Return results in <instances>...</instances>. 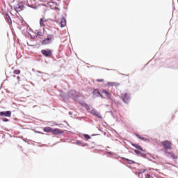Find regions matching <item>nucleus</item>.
Instances as JSON below:
<instances>
[{
  "label": "nucleus",
  "instance_id": "f257e3e1",
  "mask_svg": "<svg viewBox=\"0 0 178 178\" xmlns=\"http://www.w3.org/2000/svg\"><path fill=\"white\" fill-rule=\"evenodd\" d=\"M161 145L163 147V151H164V154H168L169 152L168 149H172L173 144L169 140H164L161 142Z\"/></svg>",
  "mask_w": 178,
  "mask_h": 178
},
{
  "label": "nucleus",
  "instance_id": "f03ea898",
  "mask_svg": "<svg viewBox=\"0 0 178 178\" xmlns=\"http://www.w3.org/2000/svg\"><path fill=\"white\" fill-rule=\"evenodd\" d=\"M41 54L43 55V56H45V58H51V56H52V50L49 49H42Z\"/></svg>",
  "mask_w": 178,
  "mask_h": 178
},
{
  "label": "nucleus",
  "instance_id": "7ed1b4c3",
  "mask_svg": "<svg viewBox=\"0 0 178 178\" xmlns=\"http://www.w3.org/2000/svg\"><path fill=\"white\" fill-rule=\"evenodd\" d=\"M53 40L54 36L52 35H48L47 38L42 42V45H48V44H51V42H52Z\"/></svg>",
  "mask_w": 178,
  "mask_h": 178
},
{
  "label": "nucleus",
  "instance_id": "20e7f679",
  "mask_svg": "<svg viewBox=\"0 0 178 178\" xmlns=\"http://www.w3.org/2000/svg\"><path fill=\"white\" fill-rule=\"evenodd\" d=\"M24 8V6H23V3L18 2L17 4L14 6V9L17 13L22 12L23 9Z\"/></svg>",
  "mask_w": 178,
  "mask_h": 178
},
{
  "label": "nucleus",
  "instance_id": "39448f33",
  "mask_svg": "<svg viewBox=\"0 0 178 178\" xmlns=\"http://www.w3.org/2000/svg\"><path fill=\"white\" fill-rule=\"evenodd\" d=\"M121 98L125 104H129V101H130V96L127 93H122L121 95Z\"/></svg>",
  "mask_w": 178,
  "mask_h": 178
},
{
  "label": "nucleus",
  "instance_id": "423d86ee",
  "mask_svg": "<svg viewBox=\"0 0 178 178\" xmlns=\"http://www.w3.org/2000/svg\"><path fill=\"white\" fill-rule=\"evenodd\" d=\"M91 115H93V116H97L99 119H102V115L95 109H92L90 111Z\"/></svg>",
  "mask_w": 178,
  "mask_h": 178
},
{
  "label": "nucleus",
  "instance_id": "0eeeda50",
  "mask_svg": "<svg viewBox=\"0 0 178 178\" xmlns=\"http://www.w3.org/2000/svg\"><path fill=\"white\" fill-rule=\"evenodd\" d=\"M0 116H6V118H10L12 116V112L11 111H1L0 112Z\"/></svg>",
  "mask_w": 178,
  "mask_h": 178
},
{
  "label": "nucleus",
  "instance_id": "6e6552de",
  "mask_svg": "<svg viewBox=\"0 0 178 178\" xmlns=\"http://www.w3.org/2000/svg\"><path fill=\"white\" fill-rule=\"evenodd\" d=\"M107 87H119L120 83L118 82H108L106 85Z\"/></svg>",
  "mask_w": 178,
  "mask_h": 178
},
{
  "label": "nucleus",
  "instance_id": "1a4fd4ad",
  "mask_svg": "<svg viewBox=\"0 0 178 178\" xmlns=\"http://www.w3.org/2000/svg\"><path fill=\"white\" fill-rule=\"evenodd\" d=\"M63 133V131L59 129H51V134L58 135V134H62Z\"/></svg>",
  "mask_w": 178,
  "mask_h": 178
},
{
  "label": "nucleus",
  "instance_id": "9d476101",
  "mask_svg": "<svg viewBox=\"0 0 178 178\" xmlns=\"http://www.w3.org/2000/svg\"><path fill=\"white\" fill-rule=\"evenodd\" d=\"M60 27H65V26H66V19L65 18L63 17L60 18Z\"/></svg>",
  "mask_w": 178,
  "mask_h": 178
},
{
  "label": "nucleus",
  "instance_id": "9b49d317",
  "mask_svg": "<svg viewBox=\"0 0 178 178\" xmlns=\"http://www.w3.org/2000/svg\"><path fill=\"white\" fill-rule=\"evenodd\" d=\"M45 22H47V19L41 18L40 21V24L41 27H45Z\"/></svg>",
  "mask_w": 178,
  "mask_h": 178
},
{
  "label": "nucleus",
  "instance_id": "f8f14e48",
  "mask_svg": "<svg viewBox=\"0 0 178 178\" xmlns=\"http://www.w3.org/2000/svg\"><path fill=\"white\" fill-rule=\"evenodd\" d=\"M92 94H93L94 97H99V95H101L99 90H98L97 89L93 90Z\"/></svg>",
  "mask_w": 178,
  "mask_h": 178
},
{
  "label": "nucleus",
  "instance_id": "ddd939ff",
  "mask_svg": "<svg viewBox=\"0 0 178 178\" xmlns=\"http://www.w3.org/2000/svg\"><path fill=\"white\" fill-rule=\"evenodd\" d=\"M43 131L45 133H52V128L50 127H47L43 129Z\"/></svg>",
  "mask_w": 178,
  "mask_h": 178
},
{
  "label": "nucleus",
  "instance_id": "4468645a",
  "mask_svg": "<svg viewBox=\"0 0 178 178\" xmlns=\"http://www.w3.org/2000/svg\"><path fill=\"white\" fill-rule=\"evenodd\" d=\"M102 92L103 94H105L106 97H107L108 98H111V93H109V92H108L106 90L103 89Z\"/></svg>",
  "mask_w": 178,
  "mask_h": 178
},
{
  "label": "nucleus",
  "instance_id": "2eb2a0df",
  "mask_svg": "<svg viewBox=\"0 0 178 178\" xmlns=\"http://www.w3.org/2000/svg\"><path fill=\"white\" fill-rule=\"evenodd\" d=\"M132 146L134 147V148H136V149H139L140 151H143V148L139 145L132 143Z\"/></svg>",
  "mask_w": 178,
  "mask_h": 178
},
{
  "label": "nucleus",
  "instance_id": "dca6fc26",
  "mask_svg": "<svg viewBox=\"0 0 178 178\" xmlns=\"http://www.w3.org/2000/svg\"><path fill=\"white\" fill-rule=\"evenodd\" d=\"M80 105H81L82 106H84L85 108H86V109H90V106H88V104H87L86 102H79Z\"/></svg>",
  "mask_w": 178,
  "mask_h": 178
},
{
  "label": "nucleus",
  "instance_id": "f3484780",
  "mask_svg": "<svg viewBox=\"0 0 178 178\" xmlns=\"http://www.w3.org/2000/svg\"><path fill=\"white\" fill-rule=\"evenodd\" d=\"M167 154H168V155H170V156H172V158H173V159H177V156L176 155H175V153H173V152H168Z\"/></svg>",
  "mask_w": 178,
  "mask_h": 178
},
{
  "label": "nucleus",
  "instance_id": "a211bd4d",
  "mask_svg": "<svg viewBox=\"0 0 178 178\" xmlns=\"http://www.w3.org/2000/svg\"><path fill=\"white\" fill-rule=\"evenodd\" d=\"M6 17L7 19V22L10 24H12V19H10V16H9V14L6 15Z\"/></svg>",
  "mask_w": 178,
  "mask_h": 178
},
{
  "label": "nucleus",
  "instance_id": "6ab92c4d",
  "mask_svg": "<svg viewBox=\"0 0 178 178\" xmlns=\"http://www.w3.org/2000/svg\"><path fill=\"white\" fill-rule=\"evenodd\" d=\"M79 95H76V96H73L72 99L74 101H79Z\"/></svg>",
  "mask_w": 178,
  "mask_h": 178
},
{
  "label": "nucleus",
  "instance_id": "aec40b11",
  "mask_svg": "<svg viewBox=\"0 0 178 178\" xmlns=\"http://www.w3.org/2000/svg\"><path fill=\"white\" fill-rule=\"evenodd\" d=\"M127 162H129V163H134V161L133 160H129V159H124Z\"/></svg>",
  "mask_w": 178,
  "mask_h": 178
},
{
  "label": "nucleus",
  "instance_id": "412c9836",
  "mask_svg": "<svg viewBox=\"0 0 178 178\" xmlns=\"http://www.w3.org/2000/svg\"><path fill=\"white\" fill-rule=\"evenodd\" d=\"M14 74H20V70H14Z\"/></svg>",
  "mask_w": 178,
  "mask_h": 178
},
{
  "label": "nucleus",
  "instance_id": "4be33fe9",
  "mask_svg": "<svg viewBox=\"0 0 178 178\" xmlns=\"http://www.w3.org/2000/svg\"><path fill=\"white\" fill-rule=\"evenodd\" d=\"M136 137H138V138H139V140H145V138L141 137L140 135L136 134Z\"/></svg>",
  "mask_w": 178,
  "mask_h": 178
},
{
  "label": "nucleus",
  "instance_id": "5701e85b",
  "mask_svg": "<svg viewBox=\"0 0 178 178\" xmlns=\"http://www.w3.org/2000/svg\"><path fill=\"white\" fill-rule=\"evenodd\" d=\"M84 137L86 138V140H90V138H91V136H90L88 134H85Z\"/></svg>",
  "mask_w": 178,
  "mask_h": 178
},
{
  "label": "nucleus",
  "instance_id": "b1692460",
  "mask_svg": "<svg viewBox=\"0 0 178 178\" xmlns=\"http://www.w3.org/2000/svg\"><path fill=\"white\" fill-rule=\"evenodd\" d=\"M96 81H97V83H104V79H96Z\"/></svg>",
  "mask_w": 178,
  "mask_h": 178
},
{
  "label": "nucleus",
  "instance_id": "393cba45",
  "mask_svg": "<svg viewBox=\"0 0 178 178\" xmlns=\"http://www.w3.org/2000/svg\"><path fill=\"white\" fill-rule=\"evenodd\" d=\"M55 20L57 23H59V17L58 16H56L55 17Z\"/></svg>",
  "mask_w": 178,
  "mask_h": 178
},
{
  "label": "nucleus",
  "instance_id": "a878e982",
  "mask_svg": "<svg viewBox=\"0 0 178 178\" xmlns=\"http://www.w3.org/2000/svg\"><path fill=\"white\" fill-rule=\"evenodd\" d=\"M3 122H9V120L8 118H2Z\"/></svg>",
  "mask_w": 178,
  "mask_h": 178
},
{
  "label": "nucleus",
  "instance_id": "bb28decb",
  "mask_svg": "<svg viewBox=\"0 0 178 178\" xmlns=\"http://www.w3.org/2000/svg\"><path fill=\"white\" fill-rule=\"evenodd\" d=\"M135 154H137V155H139V154H140V151L135 149L134 150Z\"/></svg>",
  "mask_w": 178,
  "mask_h": 178
},
{
  "label": "nucleus",
  "instance_id": "cd10ccee",
  "mask_svg": "<svg viewBox=\"0 0 178 178\" xmlns=\"http://www.w3.org/2000/svg\"><path fill=\"white\" fill-rule=\"evenodd\" d=\"M76 144L78 145H81V141H80V140H77L76 141Z\"/></svg>",
  "mask_w": 178,
  "mask_h": 178
},
{
  "label": "nucleus",
  "instance_id": "c85d7f7f",
  "mask_svg": "<svg viewBox=\"0 0 178 178\" xmlns=\"http://www.w3.org/2000/svg\"><path fill=\"white\" fill-rule=\"evenodd\" d=\"M145 178H151V175L147 174Z\"/></svg>",
  "mask_w": 178,
  "mask_h": 178
},
{
  "label": "nucleus",
  "instance_id": "c756f323",
  "mask_svg": "<svg viewBox=\"0 0 178 178\" xmlns=\"http://www.w3.org/2000/svg\"><path fill=\"white\" fill-rule=\"evenodd\" d=\"M18 81H20V76H17Z\"/></svg>",
  "mask_w": 178,
  "mask_h": 178
},
{
  "label": "nucleus",
  "instance_id": "7c9ffc66",
  "mask_svg": "<svg viewBox=\"0 0 178 178\" xmlns=\"http://www.w3.org/2000/svg\"><path fill=\"white\" fill-rule=\"evenodd\" d=\"M72 94H77V92L73 91V92H72Z\"/></svg>",
  "mask_w": 178,
  "mask_h": 178
},
{
  "label": "nucleus",
  "instance_id": "2f4dec72",
  "mask_svg": "<svg viewBox=\"0 0 178 178\" xmlns=\"http://www.w3.org/2000/svg\"><path fill=\"white\" fill-rule=\"evenodd\" d=\"M29 6H30L31 8H33V6H31V5H29Z\"/></svg>",
  "mask_w": 178,
  "mask_h": 178
},
{
  "label": "nucleus",
  "instance_id": "473e14b6",
  "mask_svg": "<svg viewBox=\"0 0 178 178\" xmlns=\"http://www.w3.org/2000/svg\"><path fill=\"white\" fill-rule=\"evenodd\" d=\"M143 172H145V170H144Z\"/></svg>",
  "mask_w": 178,
  "mask_h": 178
},
{
  "label": "nucleus",
  "instance_id": "72a5a7b5",
  "mask_svg": "<svg viewBox=\"0 0 178 178\" xmlns=\"http://www.w3.org/2000/svg\"><path fill=\"white\" fill-rule=\"evenodd\" d=\"M140 173H142L141 172H139V175H140Z\"/></svg>",
  "mask_w": 178,
  "mask_h": 178
}]
</instances>
